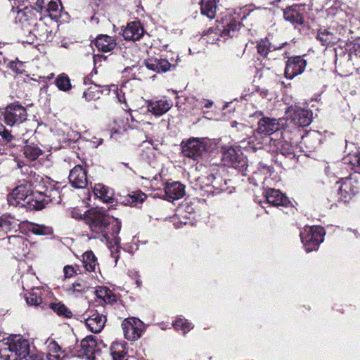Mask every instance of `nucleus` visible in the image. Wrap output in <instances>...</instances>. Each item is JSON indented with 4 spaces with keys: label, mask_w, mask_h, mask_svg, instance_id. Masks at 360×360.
Instances as JSON below:
<instances>
[{
    "label": "nucleus",
    "mask_w": 360,
    "mask_h": 360,
    "mask_svg": "<svg viewBox=\"0 0 360 360\" xmlns=\"http://www.w3.org/2000/svg\"><path fill=\"white\" fill-rule=\"evenodd\" d=\"M20 225L21 222L18 224V221L11 216H2L0 217V227L4 231H17L18 228L22 229Z\"/></svg>",
    "instance_id": "obj_32"
},
{
    "label": "nucleus",
    "mask_w": 360,
    "mask_h": 360,
    "mask_svg": "<svg viewBox=\"0 0 360 360\" xmlns=\"http://www.w3.org/2000/svg\"><path fill=\"white\" fill-rule=\"evenodd\" d=\"M276 1H281V0H276Z\"/></svg>",
    "instance_id": "obj_63"
},
{
    "label": "nucleus",
    "mask_w": 360,
    "mask_h": 360,
    "mask_svg": "<svg viewBox=\"0 0 360 360\" xmlns=\"http://www.w3.org/2000/svg\"><path fill=\"white\" fill-rule=\"evenodd\" d=\"M110 88H112V86H109L107 85L98 86V91L100 93V96L103 94H108L110 93V91H111Z\"/></svg>",
    "instance_id": "obj_54"
},
{
    "label": "nucleus",
    "mask_w": 360,
    "mask_h": 360,
    "mask_svg": "<svg viewBox=\"0 0 360 360\" xmlns=\"http://www.w3.org/2000/svg\"><path fill=\"white\" fill-rule=\"evenodd\" d=\"M83 264L86 271L90 272H95L98 264L97 258L92 251H86L83 255Z\"/></svg>",
    "instance_id": "obj_36"
},
{
    "label": "nucleus",
    "mask_w": 360,
    "mask_h": 360,
    "mask_svg": "<svg viewBox=\"0 0 360 360\" xmlns=\"http://www.w3.org/2000/svg\"><path fill=\"white\" fill-rule=\"evenodd\" d=\"M148 145H152V143H151V141H143V144H142V146H143V147H146V148H148V149H150V148L148 146Z\"/></svg>",
    "instance_id": "obj_57"
},
{
    "label": "nucleus",
    "mask_w": 360,
    "mask_h": 360,
    "mask_svg": "<svg viewBox=\"0 0 360 360\" xmlns=\"http://www.w3.org/2000/svg\"><path fill=\"white\" fill-rule=\"evenodd\" d=\"M83 97L87 101L96 100L100 98V93L98 91V86L94 85L90 86L86 91L83 93Z\"/></svg>",
    "instance_id": "obj_43"
},
{
    "label": "nucleus",
    "mask_w": 360,
    "mask_h": 360,
    "mask_svg": "<svg viewBox=\"0 0 360 360\" xmlns=\"http://www.w3.org/2000/svg\"><path fill=\"white\" fill-rule=\"evenodd\" d=\"M1 128H3V131H0V135L4 140L7 142H10L13 139H15V136H13L9 131L6 129L3 126H1Z\"/></svg>",
    "instance_id": "obj_48"
},
{
    "label": "nucleus",
    "mask_w": 360,
    "mask_h": 360,
    "mask_svg": "<svg viewBox=\"0 0 360 360\" xmlns=\"http://www.w3.org/2000/svg\"><path fill=\"white\" fill-rule=\"evenodd\" d=\"M166 199L169 201L179 200L185 194V186L179 181L167 182L164 188Z\"/></svg>",
    "instance_id": "obj_16"
},
{
    "label": "nucleus",
    "mask_w": 360,
    "mask_h": 360,
    "mask_svg": "<svg viewBox=\"0 0 360 360\" xmlns=\"http://www.w3.org/2000/svg\"><path fill=\"white\" fill-rule=\"evenodd\" d=\"M35 11L33 8H25L22 11H19L18 12V15L20 19L22 17H25V20L29 21L34 18V14L33 13V11Z\"/></svg>",
    "instance_id": "obj_46"
},
{
    "label": "nucleus",
    "mask_w": 360,
    "mask_h": 360,
    "mask_svg": "<svg viewBox=\"0 0 360 360\" xmlns=\"http://www.w3.org/2000/svg\"><path fill=\"white\" fill-rule=\"evenodd\" d=\"M22 63L19 60L10 61L8 67L16 73H21L22 70Z\"/></svg>",
    "instance_id": "obj_47"
},
{
    "label": "nucleus",
    "mask_w": 360,
    "mask_h": 360,
    "mask_svg": "<svg viewBox=\"0 0 360 360\" xmlns=\"http://www.w3.org/2000/svg\"><path fill=\"white\" fill-rule=\"evenodd\" d=\"M95 195L105 202L112 203L115 201L113 191L101 184H97L94 187Z\"/></svg>",
    "instance_id": "obj_25"
},
{
    "label": "nucleus",
    "mask_w": 360,
    "mask_h": 360,
    "mask_svg": "<svg viewBox=\"0 0 360 360\" xmlns=\"http://www.w3.org/2000/svg\"><path fill=\"white\" fill-rule=\"evenodd\" d=\"M94 45L98 51L106 53L112 51L116 47L117 42L112 37L101 34L96 38Z\"/></svg>",
    "instance_id": "obj_22"
},
{
    "label": "nucleus",
    "mask_w": 360,
    "mask_h": 360,
    "mask_svg": "<svg viewBox=\"0 0 360 360\" xmlns=\"http://www.w3.org/2000/svg\"><path fill=\"white\" fill-rule=\"evenodd\" d=\"M21 171L25 176L23 181L26 183L18 186L8 195V204L14 207H27V209H42L45 204L52 200L41 193L34 194L32 190V187L36 186L39 179L41 178L27 165L22 167Z\"/></svg>",
    "instance_id": "obj_2"
},
{
    "label": "nucleus",
    "mask_w": 360,
    "mask_h": 360,
    "mask_svg": "<svg viewBox=\"0 0 360 360\" xmlns=\"http://www.w3.org/2000/svg\"><path fill=\"white\" fill-rule=\"evenodd\" d=\"M103 58V56H100V55H95L94 56V64H96V63L99 60L101 61V59Z\"/></svg>",
    "instance_id": "obj_55"
},
{
    "label": "nucleus",
    "mask_w": 360,
    "mask_h": 360,
    "mask_svg": "<svg viewBox=\"0 0 360 360\" xmlns=\"http://www.w3.org/2000/svg\"><path fill=\"white\" fill-rule=\"evenodd\" d=\"M122 328L125 338L130 341H134L141 336L143 324L136 318H128L122 323Z\"/></svg>",
    "instance_id": "obj_8"
},
{
    "label": "nucleus",
    "mask_w": 360,
    "mask_h": 360,
    "mask_svg": "<svg viewBox=\"0 0 360 360\" xmlns=\"http://www.w3.org/2000/svg\"><path fill=\"white\" fill-rule=\"evenodd\" d=\"M88 289L89 287L86 283L83 281H80L72 283L68 290L72 291V292H86Z\"/></svg>",
    "instance_id": "obj_45"
},
{
    "label": "nucleus",
    "mask_w": 360,
    "mask_h": 360,
    "mask_svg": "<svg viewBox=\"0 0 360 360\" xmlns=\"http://www.w3.org/2000/svg\"><path fill=\"white\" fill-rule=\"evenodd\" d=\"M68 179L75 188H84L88 185L87 172L81 165L70 170Z\"/></svg>",
    "instance_id": "obj_15"
},
{
    "label": "nucleus",
    "mask_w": 360,
    "mask_h": 360,
    "mask_svg": "<svg viewBox=\"0 0 360 360\" xmlns=\"http://www.w3.org/2000/svg\"><path fill=\"white\" fill-rule=\"evenodd\" d=\"M343 162L350 165L355 172L360 174V151L348 154L343 158Z\"/></svg>",
    "instance_id": "obj_38"
},
{
    "label": "nucleus",
    "mask_w": 360,
    "mask_h": 360,
    "mask_svg": "<svg viewBox=\"0 0 360 360\" xmlns=\"http://www.w3.org/2000/svg\"><path fill=\"white\" fill-rule=\"evenodd\" d=\"M50 307L59 316H63L65 318H70L72 315L71 311L61 302L51 303L50 304Z\"/></svg>",
    "instance_id": "obj_41"
},
{
    "label": "nucleus",
    "mask_w": 360,
    "mask_h": 360,
    "mask_svg": "<svg viewBox=\"0 0 360 360\" xmlns=\"http://www.w3.org/2000/svg\"><path fill=\"white\" fill-rule=\"evenodd\" d=\"M205 152V146L198 138H191L182 142V153L185 157L198 161Z\"/></svg>",
    "instance_id": "obj_10"
},
{
    "label": "nucleus",
    "mask_w": 360,
    "mask_h": 360,
    "mask_svg": "<svg viewBox=\"0 0 360 360\" xmlns=\"http://www.w3.org/2000/svg\"><path fill=\"white\" fill-rule=\"evenodd\" d=\"M110 353L113 360H122L126 354L123 345L119 342L112 344Z\"/></svg>",
    "instance_id": "obj_40"
},
{
    "label": "nucleus",
    "mask_w": 360,
    "mask_h": 360,
    "mask_svg": "<svg viewBox=\"0 0 360 360\" xmlns=\"http://www.w3.org/2000/svg\"><path fill=\"white\" fill-rule=\"evenodd\" d=\"M95 295L105 303L113 304L117 302L116 295L106 287H99L95 290Z\"/></svg>",
    "instance_id": "obj_33"
},
{
    "label": "nucleus",
    "mask_w": 360,
    "mask_h": 360,
    "mask_svg": "<svg viewBox=\"0 0 360 360\" xmlns=\"http://www.w3.org/2000/svg\"><path fill=\"white\" fill-rule=\"evenodd\" d=\"M131 197L134 202H142L146 198V195L142 192H139L134 193Z\"/></svg>",
    "instance_id": "obj_50"
},
{
    "label": "nucleus",
    "mask_w": 360,
    "mask_h": 360,
    "mask_svg": "<svg viewBox=\"0 0 360 360\" xmlns=\"http://www.w3.org/2000/svg\"><path fill=\"white\" fill-rule=\"evenodd\" d=\"M25 146H24V155L25 157L30 160H37L39 155L42 154V150L38 146L37 144L31 142L29 140H24Z\"/></svg>",
    "instance_id": "obj_28"
},
{
    "label": "nucleus",
    "mask_w": 360,
    "mask_h": 360,
    "mask_svg": "<svg viewBox=\"0 0 360 360\" xmlns=\"http://www.w3.org/2000/svg\"><path fill=\"white\" fill-rule=\"evenodd\" d=\"M5 62V58L3 57L2 53L0 52V65L4 64Z\"/></svg>",
    "instance_id": "obj_58"
},
{
    "label": "nucleus",
    "mask_w": 360,
    "mask_h": 360,
    "mask_svg": "<svg viewBox=\"0 0 360 360\" xmlns=\"http://www.w3.org/2000/svg\"><path fill=\"white\" fill-rule=\"evenodd\" d=\"M213 105V102L211 101H207L204 105V107L206 108H210Z\"/></svg>",
    "instance_id": "obj_56"
},
{
    "label": "nucleus",
    "mask_w": 360,
    "mask_h": 360,
    "mask_svg": "<svg viewBox=\"0 0 360 360\" xmlns=\"http://www.w3.org/2000/svg\"><path fill=\"white\" fill-rule=\"evenodd\" d=\"M299 136H301L302 139L301 144L304 145L309 151L315 150L319 145V139L317 135L314 133H309L306 136L299 135L298 137Z\"/></svg>",
    "instance_id": "obj_37"
},
{
    "label": "nucleus",
    "mask_w": 360,
    "mask_h": 360,
    "mask_svg": "<svg viewBox=\"0 0 360 360\" xmlns=\"http://www.w3.org/2000/svg\"><path fill=\"white\" fill-rule=\"evenodd\" d=\"M148 111L155 116H161L166 113L172 106V103L166 99L158 101H147Z\"/></svg>",
    "instance_id": "obj_19"
},
{
    "label": "nucleus",
    "mask_w": 360,
    "mask_h": 360,
    "mask_svg": "<svg viewBox=\"0 0 360 360\" xmlns=\"http://www.w3.org/2000/svg\"><path fill=\"white\" fill-rule=\"evenodd\" d=\"M173 326L175 330H181L184 334L187 333L193 328V325L191 323L188 322L187 320L184 319L179 318L176 319L174 323Z\"/></svg>",
    "instance_id": "obj_42"
},
{
    "label": "nucleus",
    "mask_w": 360,
    "mask_h": 360,
    "mask_svg": "<svg viewBox=\"0 0 360 360\" xmlns=\"http://www.w3.org/2000/svg\"><path fill=\"white\" fill-rule=\"evenodd\" d=\"M284 44H283V45L281 46H276L275 45L271 44V43L269 41L268 39H262L257 42V53L261 56L265 58L268 56L269 52L282 49Z\"/></svg>",
    "instance_id": "obj_29"
},
{
    "label": "nucleus",
    "mask_w": 360,
    "mask_h": 360,
    "mask_svg": "<svg viewBox=\"0 0 360 360\" xmlns=\"http://www.w3.org/2000/svg\"><path fill=\"white\" fill-rule=\"evenodd\" d=\"M300 238L306 252L316 250L323 241L324 229L321 226H307L300 232Z\"/></svg>",
    "instance_id": "obj_4"
},
{
    "label": "nucleus",
    "mask_w": 360,
    "mask_h": 360,
    "mask_svg": "<svg viewBox=\"0 0 360 360\" xmlns=\"http://www.w3.org/2000/svg\"><path fill=\"white\" fill-rule=\"evenodd\" d=\"M63 127H64L63 133H65V132H66L67 134H68V132H69V129H69V127H68V125H66V124H63ZM67 136H68V134H67Z\"/></svg>",
    "instance_id": "obj_59"
},
{
    "label": "nucleus",
    "mask_w": 360,
    "mask_h": 360,
    "mask_svg": "<svg viewBox=\"0 0 360 360\" xmlns=\"http://www.w3.org/2000/svg\"><path fill=\"white\" fill-rule=\"evenodd\" d=\"M221 160L228 167H231L238 171L247 169V159L240 150H236L231 146L221 148Z\"/></svg>",
    "instance_id": "obj_6"
},
{
    "label": "nucleus",
    "mask_w": 360,
    "mask_h": 360,
    "mask_svg": "<svg viewBox=\"0 0 360 360\" xmlns=\"http://www.w3.org/2000/svg\"><path fill=\"white\" fill-rule=\"evenodd\" d=\"M30 347L29 341L22 336H10L0 341V358L4 360L23 359Z\"/></svg>",
    "instance_id": "obj_3"
},
{
    "label": "nucleus",
    "mask_w": 360,
    "mask_h": 360,
    "mask_svg": "<svg viewBox=\"0 0 360 360\" xmlns=\"http://www.w3.org/2000/svg\"><path fill=\"white\" fill-rule=\"evenodd\" d=\"M282 119L276 120L268 117H262L258 122V127L257 132L264 135H271L274 132L278 131L283 123Z\"/></svg>",
    "instance_id": "obj_14"
},
{
    "label": "nucleus",
    "mask_w": 360,
    "mask_h": 360,
    "mask_svg": "<svg viewBox=\"0 0 360 360\" xmlns=\"http://www.w3.org/2000/svg\"><path fill=\"white\" fill-rule=\"evenodd\" d=\"M62 4L60 0H37L34 9L41 16H49L53 20H58L60 16Z\"/></svg>",
    "instance_id": "obj_7"
},
{
    "label": "nucleus",
    "mask_w": 360,
    "mask_h": 360,
    "mask_svg": "<svg viewBox=\"0 0 360 360\" xmlns=\"http://www.w3.org/2000/svg\"><path fill=\"white\" fill-rule=\"evenodd\" d=\"M238 124V123L237 122L234 121V122H233L231 123V126H232L233 127H236V126H237V124Z\"/></svg>",
    "instance_id": "obj_60"
},
{
    "label": "nucleus",
    "mask_w": 360,
    "mask_h": 360,
    "mask_svg": "<svg viewBox=\"0 0 360 360\" xmlns=\"http://www.w3.org/2000/svg\"><path fill=\"white\" fill-rule=\"evenodd\" d=\"M106 319L103 314L94 312L86 319V325L92 333H98L103 329Z\"/></svg>",
    "instance_id": "obj_21"
},
{
    "label": "nucleus",
    "mask_w": 360,
    "mask_h": 360,
    "mask_svg": "<svg viewBox=\"0 0 360 360\" xmlns=\"http://www.w3.org/2000/svg\"><path fill=\"white\" fill-rule=\"evenodd\" d=\"M290 133L288 129L282 132L283 140L278 143L277 148L281 154L292 159L295 157V150L297 147L299 138L290 137Z\"/></svg>",
    "instance_id": "obj_12"
},
{
    "label": "nucleus",
    "mask_w": 360,
    "mask_h": 360,
    "mask_svg": "<svg viewBox=\"0 0 360 360\" xmlns=\"http://www.w3.org/2000/svg\"><path fill=\"white\" fill-rule=\"evenodd\" d=\"M55 84L58 89L63 91H68L72 89L70 79L65 73H61L57 77Z\"/></svg>",
    "instance_id": "obj_39"
},
{
    "label": "nucleus",
    "mask_w": 360,
    "mask_h": 360,
    "mask_svg": "<svg viewBox=\"0 0 360 360\" xmlns=\"http://www.w3.org/2000/svg\"><path fill=\"white\" fill-rule=\"evenodd\" d=\"M63 272L65 278H70L75 273L74 268L69 265L64 267Z\"/></svg>",
    "instance_id": "obj_53"
},
{
    "label": "nucleus",
    "mask_w": 360,
    "mask_h": 360,
    "mask_svg": "<svg viewBox=\"0 0 360 360\" xmlns=\"http://www.w3.org/2000/svg\"><path fill=\"white\" fill-rule=\"evenodd\" d=\"M20 227L22 229L32 232L35 235L44 236L49 235L53 232V229L50 226L42 224H34L27 221H22Z\"/></svg>",
    "instance_id": "obj_24"
},
{
    "label": "nucleus",
    "mask_w": 360,
    "mask_h": 360,
    "mask_svg": "<svg viewBox=\"0 0 360 360\" xmlns=\"http://www.w3.org/2000/svg\"><path fill=\"white\" fill-rule=\"evenodd\" d=\"M316 39L323 46H330L338 42V37L326 29H321L318 32Z\"/></svg>",
    "instance_id": "obj_31"
},
{
    "label": "nucleus",
    "mask_w": 360,
    "mask_h": 360,
    "mask_svg": "<svg viewBox=\"0 0 360 360\" xmlns=\"http://www.w3.org/2000/svg\"><path fill=\"white\" fill-rule=\"evenodd\" d=\"M54 77V74L53 73H51L49 77H48V79H51L52 78H53Z\"/></svg>",
    "instance_id": "obj_61"
},
{
    "label": "nucleus",
    "mask_w": 360,
    "mask_h": 360,
    "mask_svg": "<svg viewBox=\"0 0 360 360\" xmlns=\"http://www.w3.org/2000/svg\"><path fill=\"white\" fill-rule=\"evenodd\" d=\"M283 18L292 24L301 25L303 22V17L295 8L289 7L283 11Z\"/></svg>",
    "instance_id": "obj_34"
},
{
    "label": "nucleus",
    "mask_w": 360,
    "mask_h": 360,
    "mask_svg": "<svg viewBox=\"0 0 360 360\" xmlns=\"http://www.w3.org/2000/svg\"><path fill=\"white\" fill-rule=\"evenodd\" d=\"M338 192V200L343 202H349L358 192V183L352 177L341 179Z\"/></svg>",
    "instance_id": "obj_9"
},
{
    "label": "nucleus",
    "mask_w": 360,
    "mask_h": 360,
    "mask_svg": "<svg viewBox=\"0 0 360 360\" xmlns=\"http://www.w3.org/2000/svg\"><path fill=\"white\" fill-rule=\"evenodd\" d=\"M267 202L274 206L287 207L290 204L288 198L280 191L269 188L265 193Z\"/></svg>",
    "instance_id": "obj_20"
},
{
    "label": "nucleus",
    "mask_w": 360,
    "mask_h": 360,
    "mask_svg": "<svg viewBox=\"0 0 360 360\" xmlns=\"http://www.w3.org/2000/svg\"><path fill=\"white\" fill-rule=\"evenodd\" d=\"M201 13L210 19L214 18L217 12L216 0H201Z\"/></svg>",
    "instance_id": "obj_30"
},
{
    "label": "nucleus",
    "mask_w": 360,
    "mask_h": 360,
    "mask_svg": "<svg viewBox=\"0 0 360 360\" xmlns=\"http://www.w3.org/2000/svg\"><path fill=\"white\" fill-rule=\"evenodd\" d=\"M145 66L158 73L166 72L170 70L172 65L162 56L150 57L143 61Z\"/></svg>",
    "instance_id": "obj_17"
},
{
    "label": "nucleus",
    "mask_w": 360,
    "mask_h": 360,
    "mask_svg": "<svg viewBox=\"0 0 360 360\" xmlns=\"http://www.w3.org/2000/svg\"><path fill=\"white\" fill-rule=\"evenodd\" d=\"M240 24L236 22H230L224 29L222 32L223 36H228L233 37L235 36L236 32L239 30Z\"/></svg>",
    "instance_id": "obj_44"
},
{
    "label": "nucleus",
    "mask_w": 360,
    "mask_h": 360,
    "mask_svg": "<svg viewBox=\"0 0 360 360\" xmlns=\"http://www.w3.org/2000/svg\"><path fill=\"white\" fill-rule=\"evenodd\" d=\"M306 65V60L300 56L289 58L285 68V77L292 79L295 76L302 74L304 71Z\"/></svg>",
    "instance_id": "obj_13"
},
{
    "label": "nucleus",
    "mask_w": 360,
    "mask_h": 360,
    "mask_svg": "<svg viewBox=\"0 0 360 360\" xmlns=\"http://www.w3.org/2000/svg\"><path fill=\"white\" fill-rule=\"evenodd\" d=\"M9 243L15 247L16 251L22 255L29 253L28 240L21 236H11L8 237Z\"/></svg>",
    "instance_id": "obj_27"
},
{
    "label": "nucleus",
    "mask_w": 360,
    "mask_h": 360,
    "mask_svg": "<svg viewBox=\"0 0 360 360\" xmlns=\"http://www.w3.org/2000/svg\"><path fill=\"white\" fill-rule=\"evenodd\" d=\"M286 120L290 121L297 131L300 127L308 126L311 122L312 114L306 107H302L298 103L290 105L285 110Z\"/></svg>",
    "instance_id": "obj_5"
},
{
    "label": "nucleus",
    "mask_w": 360,
    "mask_h": 360,
    "mask_svg": "<svg viewBox=\"0 0 360 360\" xmlns=\"http://www.w3.org/2000/svg\"><path fill=\"white\" fill-rule=\"evenodd\" d=\"M84 222L89 226L91 238L99 239L105 243L117 264L120 257L118 253L121 239L118 234L122 227L121 221L107 214L105 210L96 208L84 212Z\"/></svg>",
    "instance_id": "obj_1"
},
{
    "label": "nucleus",
    "mask_w": 360,
    "mask_h": 360,
    "mask_svg": "<svg viewBox=\"0 0 360 360\" xmlns=\"http://www.w3.org/2000/svg\"><path fill=\"white\" fill-rule=\"evenodd\" d=\"M144 30L139 21L130 22L122 30V36L125 40H139L143 35Z\"/></svg>",
    "instance_id": "obj_18"
},
{
    "label": "nucleus",
    "mask_w": 360,
    "mask_h": 360,
    "mask_svg": "<svg viewBox=\"0 0 360 360\" xmlns=\"http://www.w3.org/2000/svg\"><path fill=\"white\" fill-rule=\"evenodd\" d=\"M136 283H137L138 286L140 285V281L139 280H136Z\"/></svg>",
    "instance_id": "obj_62"
},
{
    "label": "nucleus",
    "mask_w": 360,
    "mask_h": 360,
    "mask_svg": "<svg viewBox=\"0 0 360 360\" xmlns=\"http://www.w3.org/2000/svg\"><path fill=\"white\" fill-rule=\"evenodd\" d=\"M27 119V112L24 107L18 104H11L6 108L4 121L6 124L13 126Z\"/></svg>",
    "instance_id": "obj_11"
},
{
    "label": "nucleus",
    "mask_w": 360,
    "mask_h": 360,
    "mask_svg": "<svg viewBox=\"0 0 360 360\" xmlns=\"http://www.w3.org/2000/svg\"><path fill=\"white\" fill-rule=\"evenodd\" d=\"M25 360H41V358L39 355L35 353L34 351H31L30 348L29 349L28 354L23 357Z\"/></svg>",
    "instance_id": "obj_49"
},
{
    "label": "nucleus",
    "mask_w": 360,
    "mask_h": 360,
    "mask_svg": "<svg viewBox=\"0 0 360 360\" xmlns=\"http://www.w3.org/2000/svg\"><path fill=\"white\" fill-rule=\"evenodd\" d=\"M42 292L40 289H32L25 294V299L28 305L38 307L42 304Z\"/></svg>",
    "instance_id": "obj_35"
},
{
    "label": "nucleus",
    "mask_w": 360,
    "mask_h": 360,
    "mask_svg": "<svg viewBox=\"0 0 360 360\" xmlns=\"http://www.w3.org/2000/svg\"><path fill=\"white\" fill-rule=\"evenodd\" d=\"M48 349L47 358L49 360H63L66 356L65 351L54 340L49 338L46 341Z\"/></svg>",
    "instance_id": "obj_23"
},
{
    "label": "nucleus",
    "mask_w": 360,
    "mask_h": 360,
    "mask_svg": "<svg viewBox=\"0 0 360 360\" xmlns=\"http://www.w3.org/2000/svg\"><path fill=\"white\" fill-rule=\"evenodd\" d=\"M112 91H113L114 94L116 95L119 102L124 103L125 104V105L127 106L124 95V94L121 95L118 92L117 87L115 85H112Z\"/></svg>",
    "instance_id": "obj_51"
},
{
    "label": "nucleus",
    "mask_w": 360,
    "mask_h": 360,
    "mask_svg": "<svg viewBox=\"0 0 360 360\" xmlns=\"http://www.w3.org/2000/svg\"><path fill=\"white\" fill-rule=\"evenodd\" d=\"M71 216L72 218H75L76 219H83L84 220V213H82V212L79 209H73L71 211Z\"/></svg>",
    "instance_id": "obj_52"
},
{
    "label": "nucleus",
    "mask_w": 360,
    "mask_h": 360,
    "mask_svg": "<svg viewBox=\"0 0 360 360\" xmlns=\"http://www.w3.org/2000/svg\"><path fill=\"white\" fill-rule=\"evenodd\" d=\"M80 352L88 359L93 354L97 347V339L96 336L89 335L84 338L80 343Z\"/></svg>",
    "instance_id": "obj_26"
}]
</instances>
